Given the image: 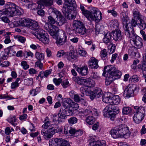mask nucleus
Returning a JSON list of instances; mask_svg holds the SVG:
<instances>
[{"instance_id":"53","label":"nucleus","mask_w":146,"mask_h":146,"mask_svg":"<svg viewBox=\"0 0 146 146\" xmlns=\"http://www.w3.org/2000/svg\"><path fill=\"white\" fill-rule=\"evenodd\" d=\"M60 37V38H61V39H62V40L63 39V40L62 42H59L60 43H61V44H64L66 41V40L67 36L66 34L64 33L63 32L62 34V35H61Z\"/></svg>"},{"instance_id":"48","label":"nucleus","mask_w":146,"mask_h":146,"mask_svg":"<svg viewBox=\"0 0 146 146\" xmlns=\"http://www.w3.org/2000/svg\"><path fill=\"white\" fill-rule=\"evenodd\" d=\"M73 12H74V11ZM74 14H73L71 13H70L65 15V17L66 19L69 20L74 19L76 17V13L74 12Z\"/></svg>"},{"instance_id":"31","label":"nucleus","mask_w":146,"mask_h":146,"mask_svg":"<svg viewBox=\"0 0 146 146\" xmlns=\"http://www.w3.org/2000/svg\"><path fill=\"white\" fill-rule=\"evenodd\" d=\"M90 87L88 86H84L81 87L80 88V90L81 92L83 95H90Z\"/></svg>"},{"instance_id":"54","label":"nucleus","mask_w":146,"mask_h":146,"mask_svg":"<svg viewBox=\"0 0 146 146\" xmlns=\"http://www.w3.org/2000/svg\"><path fill=\"white\" fill-rule=\"evenodd\" d=\"M17 119L15 116L12 117L9 119V121L15 127L16 124L14 123L16 121Z\"/></svg>"},{"instance_id":"4","label":"nucleus","mask_w":146,"mask_h":146,"mask_svg":"<svg viewBox=\"0 0 146 146\" xmlns=\"http://www.w3.org/2000/svg\"><path fill=\"white\" fill-rule=\"evenodd\" d=\"M45 29L48 31L50 35L52 37L56 40V43L58 45L60 46L63 44H61L59 42H62L63 39H61L60 37H58V33L59 29L56 26L54 25H51L48 23L45 24L44 25Z\"/></svg>"},{"instance_id":"25","label":"nucleus","mask_w":146,"mask_h":146,"mask_svg":"<svg viewBox=\"0 0 146 146\" xmlns=\"http://www.w3.org/2000/svg\"><path fill=\"white\" fill-rule=\"evenodd\" d=\"M73 80L79 85H82L87 82V80L79 77L72 78Z\"/></svg>"},{"instance_id":"12","label":"nucleus","mask_w":146,"mask_h":146,"mask_svg":"<svg viewBox=\"0 0 146 146\" xmlns=\"http://www.w3.org/2000/svg\"><path fill=\"white\" fill-rule=\"evenodd\" d=\"M103 92L102 89L98 87H95L93 90L90 92V98L91 100H93L95 98H98L101 97Z\"/></svg>"},{"instance_id":"40","label":"nucleus","mask_w":146,"mask_h":146,"mask_svg":"<svg viewBox=\"0 0 146 146\" xmlns=\"http://www.w3.org/2000/svg\"><path fill=\"white\" fill-rule=\"evenodd\" d=\"M95 121V118L92 116H88L86 118V122L89 125L93 124Z\"/></svg>"},{"instance_id":"38","label":"nucleus","mask_w":146,"mask_h":146,"mask_svg":"<svg viewBox=\"0 0 146 146\" xmlns=\"http://www.w3.org/2000/svg\"><path fill=\"white\" fill-rule=\"evenodd\" d=\"M133 15L135 17H137L138 19H141L142 18L139 10L137 8L134 9L133 11Z\"/></svg>"},{"instance_id":"36","label":"nucleus","mask_w":146,"mask_h":146,"mask_svg":"<svg viewBox=\"0 0 146 146\" xmlns=\"http://www.w3.org/2000/svg\"><path fill=\"white\" fill-rule=\"evenodd\" d=\"M101 58L103 60H106L108 57V52L105 49L101 50L100 54Z\"/></svg>"},{"instance_id":"3","label":"nucleus","mask_w":146,"mask_h":146,"mask_svg":"<svg viewBox=\"0 0 146 146\" xmlns=\"http://www.w3.org/2000/svg\"><path fill=\"white\" fill-rule=\"evenodd\" d=\"M110 133L112 137L115 139L122 137L126 139L129 137L131 133L126 125L121 124L111 129Z\"/></svg>"},{"instance_id":"37","label":"nucleus","mask_w":146,"mask_h":146,"mask_svg":"<svg viewBox=\"0 0 146 146\" xmlns=\"http://www.w3.org/2000/svg\"><path fill=\"white\" fill-rule=\"evenodd\" d=\"M65 4H67L69 7H75L76 6V4L75 0H64Z\"/></svg>"},{"instance_id":"34","label":"nucleus","mask_w":146,"mask_h":146,"mask_svg":"<svg viewBox=\"0 0 146 146\" xmlns=\"http://www.w3.org/2000/svg\"><path fill=\"white\" fill-rule=\"evenodd\" d=\"M139 20L137 24V25L139 28L141 30H144L146 28V23L144 21L141 19H139Z\"/></svg>"},{"instance_id":"14","label":"nucleus","mask_w":146,"mask_h":146,"mask_svg":"<svg viewBox=\"0 0 146 146\" xmlns=\"http://www.w3.org/2000/svg\"><path fill=\"white\" fill-rule=\"evenodd\" d=\"M58 132H55L54 131L49 132V131H48V129L42 128L41 133L44 138L47 139L51 138L52 137L53 134L55 133H58Z\"/></svg>"},{"instance_id":"59","label":"nucleus","mask_w":146,"mask_h":146,"mask_svg":"<svg viewBox=\"0 0 146 146\" xmlns=\"http://www.w3.org/2000/svg\"><path fill=\"white\" fill-rule=\"evenodd\" d=\"M48 21L49 23L52 24L56 23V21L55 19L51 16H49L48 17Z\"/></svg>"},{"instance_id":"42","label":"nucleus","mask_w":146,"mask_h":146,"mask_svg":"<svg viewBox=\"0 0 146 146\" xmlns=\"http://www.w3.org/2000/svg\"><path fill=\"white\" fill-rule=\"evenodd\" d=\"M131 109L129 107H125L123 108L122 113L124 115H128L131 111Z\"/></svg>"},{"instance_id":"60","label":"nucleus","mask_w":146,"mask_h":146,"mask_svg":"<svg viewBox=\"0 0 146 146\" xmlns=\"http://www.w3.org/2000/svg\"><path fill=\"white\" fill-rule=\"evenodd\" d=\"M89 87L94 86L95 84V82L93 80L90 79V80H88L86 82Z\"/></svg>"},{"instance_id":"63","label":"nucleus","mask_w":146,"mask_h":146,"mask_svg":"<svg viewBox=\"0 0 146 146\" xmlns=\"http://www.w3.org/2000/svg\"><path fill=\"white\" fill-rule=\"evenodd\" d=\"M113 9L112 10H108V12L109 13H111L113 16L116 17L117 15V13L114 10V8H113Z\"/></svg>"},{"instance_id":"57","label":"nucleus","mask_w":146,"mask_h":146,"mask_svg":"<svg viewBox=\"0 0 146 146\" xmlns=\"http://www.w3.org/2000/svg\"><path fill=\"white\" fill-rule=\"evenodd\" d=\"M29 56H30L33 58V54L31 51L25 52L24 55V57L25 58H26Z\"/></svg>"},{"instance_id":"45","label":"nucleus","mask_w":146,"mask_h":146,"mask_svg":"<svg viewBox=\"0 0 146 146\" xmlns=\"http://www.w3.org/2000/svg\"><path fill=\"white\" fill-rule=\"evenodd\" d=\"M77 119L75 117H72L68 120V123L70 125H73L77 123Z\"/></svg>"},{"instance_id":"49","label":"nucleus","mask_w":146,"mask_h":146,"mask_svg":"<svg viewBox=\"0 0 146 146\" xmlns=\"http://www.w3.org/2000/svg\"><path fill=\"white\" fill-rule=\"evenodd\" d=\"M139 78L137 75H134L130 77L129 79V81L133 82H138L139 80Z\"/></svg>"},{"instance_id":"26","label":"nucleus","mask_w":146,"mask_h":146,"mask_svg":"<svg viewBox=\"0 0 146 146\" xmlns=\"http://www.w3.org/2000/svg\"><path fill=\"white\" fill-rule=\"evenodd\" d=\"M57 146H70L69 142L62 138H57Z\"/></svg>"},{"instance_id":"52","label":"nucleus","mask_w":146,"mask_h":146,"mask_svg":"<svg viewBox=\"0 0 146 146\" xmlns=\"http://www.w3.org/2000/svg\"><path fill=\"white\" fill-rule=\"evenodd\" d=\"M51 10L52 12L54 13L56 16V17L58 18L60 17V16L62 15L61 13L60 12L58 11L55 8H51Z\"/></svg>"},{"instance_id":"1","label":"nucleus","mask_w":146,"mask_h":146,"mask_svg":"<svg viewBox=\"0 0 146 146\" xmlns=\"http://www.w3.org/2000/svg\"><path fill=\"white\" fill-rule=\"evenodd\" d=\"M102 75L105 76L107 73L105 83L106 85H109L115 80L119 78L121 75V72L114 67L111 66H106L104 67Z\"/></svg>"},{"instance_id":"64","label":"nucleus","mask_w":146,"mask_h":146,"mask_svg":"<svg viewBox=\"0 0 146 146\" xmlns=\"http://www.w3.org/2000/svg\"><path fill=\"white\" fill-rule=\"evenodd\" d=\"M70 107L72 108H74L75 110L79 108V105L78 104L74 102L73 100L72 101Z\"/></svg>"},{"instance_id":"43","label":"nucleus","mask_w":146,"mask_h":146,"mask_svg":"<svg viewBox=\"0 0 146 146\" xmlns=\"http://www.w3.org/2000/svg\"><path fill=\"white\" fill-rule=\"evenodd\" d=\"M40 91V87H37L35 89L32 90L30 91V94H33V96H34L36 95Z\"/></svg>"},{"instance_id":"44","label":"nucleus","mask_w":146,"mask_h":146,"mask_svg":"<svg viewBox=\"0 0 146 146\" xmlns=\"http://www.w3.org/2000/svg\"><path fill=\"white\" fill-rule=\"evenodd\" d=\"M33 82V79L32 78L26 79L24 80L25 84L28 86L32 85Z\"/></svg>"},{"instance_id":"46","label":"nucleus","mask_w":146,"mask_h":146,"mask_svg":"<svg viewBox=\"0 0 146 146\" xmlns=\"http://www.w3.org/2000/svg\"><path fill=\"white\" fill-rule=\"evenodd\" d=\"M35 56L36 58L38 60H42L44 59V55L43 54L40 53L39 52H37L36 53Z\"/></svg>"},{"instance_id":"50","label":"nucleus","mask_w":146,"mask_h":146,"mask_svg":"<svg viewBox=\"0 0 146 146\" xmlns=\"http://www.w3.org/2000/svg\"><path fill=\"white\" fill-rule=\"evenodd\" d=\"M137 67L139 69H141L143 71H146V63L143 62L142 64H138Z\"/></svg>"},{"instance_id":"61","label":"nucleus","mask_w":146,"mask_h":146,"mask_svg":"<svg viewBox=\"0 0 146 146\" xmlns=\"http://www.w3.org/2000/svg\"><path fill=\"white\" fill-rule=\"evenodd\" d=\"M74 100L76 102H79L81 100L84 101V100H83L82 98H81L78 94H76L73 98Z\"/></svg>"},{"instance_id":"47","label":"nucleus","mask_w":146,"mask_h":146,"mask_svg":"<svg viewBox=\"0 0 146 146\" xmlns=\"http://www.w3.org/2000/svg\"><path fill=\"white\" fill-rule=\"evenodd\" d=\"M46 6H50L52 5L53 0H40Z\"/></svg>"},{"instance_id":"33","label":"nucleus","mask_w":146,"mask_h":146,"mask_svg":"<svg viewBox=\"0 0 146 146\" xmlns=\"http://www.w3.org/2000/svg\"><path fill=\"white\" fill-rule=\"evenodd\" d=\"M70 7H69L68 5L67 4H65L64 5L62 10V13L64 16L67 15L69 13L72 12V10L69 8Z\"/></svg>"},{"instance_id":"62","label":"nucleus","mask_w":146,"mask_h":146,"mask_svg":"<svg viewBox=\"0 0 146 146\" xmlns=\"http://www.w3.org/2000/svg\"><path fill=\"white\" fill-rule=\"evenodd\" d=\"M56 141L57 142V138L52 139L50 140L49 141V145L50 146H55L56 145L54 144V143Z\"/></svg>"},{"instance_id":"28","label":"nucleus","mask_w":146,"mask_h":146,"mask_svg":"<svg viewBox=\"0 0 146 146\" xmlns=\"http://www.w3.org/2000/svg\"><path fill=\"white\" fill-rule=\"evenodd\" d=\"M111 38L112 33L108 32L104 35L103 40L104 43L108 44L111 41Z\"/></svg>"},{"instance_id":"18","label":"nucleus","mask_w":146,"mask_h":146,"mask_svg":"<svg viewBox=\"0 0 146 146\" xmlns=\"http://www.w3.org/2000/svg\"><path fill=\"white\" fill-rule=\"evenodd\" d=\"M76 70L82 76H86L88 73V68L86 66L80 68L77 67Z\"/></svg>"},{"instance_id":"30","label":"nucleus","mask_w":146,"mask_h":146,"mask_svg":"<svg viewBox=\"0 0 146 146\" xmlns=\"http://www.w3.org/2000/svg\"><path fill=\"white\" fill-rule=\"evenodd\" d=\"M72 101V100L69 98H67L64 99L62 102V105L63 106L62 107L67 108V107H69L68 106L70 107Z\"/></svg>"},{"instance_id":"11","label":"nucleus","mask_w":146,"mask_h":146,"mask_svg":"<svg viewBox=\"0 0 146 146\" xmlns=\"http://www.w3.org/2000/svg\"><path fill=\"white\" fill-rule=\"evenodd\" d=\"M137 87L135 85L130 84L127 86L124 92V96L126 98H129L134 96L135 92Z\"/></svg>"},{"instance_id":"39","label":"nucleus","mask_w":146,"mask_h":146,"mask_svg":"<svg viewBox=\"0 0 146 146\" xmlns=\"http://www.w3.org/2000/svg\"><path fill=\"white\" fill-rule=\"evenodd\" d=\"M65 22V19L62 15L58 17L57 21H56L57 25L60 26L62 25Z\"/></svg>"},{"instance_id":"27","label":"nucleus","mask_w":146,"mask_h":146,"mask_svg":"<svg viewBox=\"0 0 146 146\" xmlns=\"http://www.w3.org/2000/svg\"><path fill=\"white\" fill-rule=\"evenodd\" d=\"M121 99L118 95H114L111 98V105H118L120 102Z\"/></svg>"},{"instance_id":"9","label":"nucleus","mask_w":146,"mask_h":146,"mask_svg":"<svg viewBox=\"0 0 146 146\" xmlns=\"http://www.w3.org/2000/svg\"><path fill=\"white\" fill-rule=\"evenodd\" d=\"M42 125V127L43 129H48L49 132L54 131L55 132H60L61 129L59 127L58 125L56 124H51V122L50 121H46Z\"/></svg>"},{"instance_id":"6","label":"nucleus","mask_w":146,"mask_h":146,"mask_svg":"<svg viewBox=\"0 0 146 146\" xmlns=\"http://www.w3.org/2000/svg\"><path fill=\"white\" fill-rule=\"evenodd\" d=\"M74 110L70 107L66 108L61 107L58 113V123L63 121L62 119H65L67 116L72 115L74 113Z\"/></svg>"},{"instance_id":"21","label":"nucleus","mask_w":146,"mask_h":146,"mask_svg":"<svg viewBox=\"0 0 146 146\" xmlns=\"http://www.w3.org/2000/svg\"><path fill=\"white\" fill-rule=\"evenodd\" d=\"M137 21L134 19H132L131 23L130 22H129V23H128V22H127V30H125V29H124L125 34L126 31H128V30H129L130 28H132L133 31L134 32L133 27H136V25H137Z\"/></svg>"},{"instance_id":"55","label":"nucleus","mask_w":146,"mask_h":146,"mask_svg":"<svg viewBox=\"0 0 146 146\" xmlns=\"http://www.w3.org/2000/svg\"><path fill=\"white\" fill-rule=\"evenodd\" d=\"M91 146H106L105 141H97L95 145H92Z\"/></svg>"},{"instance_id":"24","label":"nucleus","mask_w":146,"mask_h":146,"mask_svg":"<svg viewBox=\"0 0 146 146\" xmlns=\"http://www.w3.org/2000/svg\"><path fill=\"white\" fill-rule=\"evenodd\" d=\"M31 29H33L35 30V32H34V35H35V34H37V31L39 30H42L39 28V26L38 23L36 21H34L33 23H32L31 22V24L29 27Z\"/></svg>"},{"instance_id":"10","label":"nucleus","mask_w":146,"mask_h":146,"mask_svg":"<svg viewBox=\"0 0 146 146\" xmlns=\"http://www.w3.org/2000/svg\"><path fill=\"white\" fill-rule=\"evenodd\" d=\"M73 25L77 33L82 35L86 33V29L82 22L74 20L73 23Z\"/></svg>"},{"instance_id":"13","label":"nucleus","mask_w":146,"mask_h":146,"mask_svg":"<svg viewBox=\"0 0 146 146\" xmlns=\"http://www.w3.org/2000/svg\"><path fill=\"white\" fill-rule=\"evenodd\" d=\"M80 9L83 15L86 17L88 20L90 21H95L93 12H92L85 9L84 7L82 5H80Z\"/></svg>"},{"instance_id":"17","label":"nucleus","mask_w":146,"mask_h":146,"mask_svg":"<svg viewBox=\"0 0 146 146\" xmlns=\"http://www.w3.org/2000/svg\"><path fill=\"white\" fill-rule=\"evenodd\" d=\"M120 16L123 21V29L127 30V16L126 15V13L124 11H122L120 14Z\"/></svg>"},{"instance_id":"7","label":"nucleus","mask_w":146,"mask_h":146,"mask_svg":"<svg viewBox=\"0 0 146 146\" xmlns=\"http://www.w3.org/2000/svg\"><path fill=\"white\" fill-rule=\"evenodd\" d=\"M133 120L137 123H140L143 119L145 116V108L143 107L135 106Z\"/></svg>"},{"instance_id":"2","label":"nucleus","mask_w":146,"mask_h":146,"mask_svg":"<svg viewBox=\"0 0 146 146\" xmlns=\"http://www.w3.org/2000/svg\"><path fill=\"white\" fill-rule=\"evenodd\" d=\"M5 9L3 11L0 10V17L4 16V15H8L11 17L15 15H20L22 14L23 10L20 8L15 3L9 2L6 4L4 6Z\"/></svg>"},{"instance_id":"8","label":"nucleus","mask_w":146,"mask_h":146,"mask_svg":"<svg viewBox=\"0 0 146 146\" xmlns=\"http://www.w3.org/2000/svg\"><path fill=\"white\" fill-rule=\"evenodd\" d=\"M35 36L44 44H48L49 42V37L48 34L43 30H38Z\"/></svg>"},{"instance_id":"23","label":"nucleus","mask_w":146,"mask_h":146,"mask_svg":"<svg viewBox=\"0 0 146 146\" xmlns=\"http://www.w3.org/2000/svg\"><path fill=\"white\" fill-rule=\"evenodd\" d=\"M110 27L113 31L119 30V24L117 20H111L110 22Z\"/></svg>"},{"instance_id":"56","label":"nucleus","mask_w":146,"mask_h":146,"mask_svg":"<svg viewBox=\"0 0 146 146\" xmlns=\"http://www.w3.org/2000/svg\"><path fill=\"white\" fill-rule=\"evenodd\" d=\"M21 65L23 68L25 70H27L29 68V65L27 64V62L25 61H22L21 62Z\"/></svg>"},{"instance_id":"19","label":"nucleus","mask_w":146,"mask_h":146,"mask_svg":"<svg viewBox=\"0 0 146 146\" xmlns=\"http://www.w3.org/2000/svg\"><path fill=\"white\" fill-rule=\"evenodd\" d=\"M113 112L118 113V108L114 106L111 105L106 106L103 110V112Z\"/></svg>"},{"instance_id":"5","label":"nucleus","mask_w":146,"mask_h":146,"mask_svg":"<svg viewBox=\"0 0 146 146\" xmlns=\"http://www.w3.org/2000/svg\"><path fill=\"white\" fill-rule=\"evenodd\" d=\"M125 35L128 38H132L134 44L138 48H140L142 47V39L136 34L133 31L132 28H130L128 31H126Z\"/></svg>"},{"instance_id":"29","label":"nucleus","mask_w":146,"mask_h":146,"mask_svg":"<svg viewBox=\"0 0 146 146\" xmlns=\"http://www.w3.org/2000/svg\"><path fill=\"white\" fill-rule=\"evenodd\" d=\"M13 46H10L4 49V51L8 54L9 56L14 55L16 53V51L13 48Z\"/></svg>"},{"instance_id":"16","label":"nucleus","mask_w":146,"mask_h":146,"mask_svg":"<svg viewBox=\"0 0 146 146\" xmlns=\"http://www.w3.org/2000/svg\"><path fill=\"white\" fill-rule=\"evenodd\" d=\"M93 15L95 17V22L96 23L99 22L102 18V14L101 12L98 9L94 8L93 9Z\"/></svg>"},{"instance_id":"41","label":"nucleus","mask_w":146,"mask_h":146,"mask_svg":"<svg viewBox=\"0 0 146 146\" xmlns=\"http://www.w3.org/2000/svg\"><path fill=\"white\" fill-rule=\"evenodd\" d=\"M90 144L91 145H95V143L97 141H105L104 140H98L96 136H92L90 139Z\"/></svg>"},{"instance_id":"15","label":"nucleus","mask_w":146,"mask_h":146,"mask_svg":"<svg viewBox=\"0 0 146 146\" xmlns=\"http://www.w3.org/2000/svg\"><path fill=\"white\" fill-rule=\"evenodd\" d=\"M98 60L94 57H91L88 61V66L92 69H97L98 67Z\"/></svg>"},{"instance_id":"20","label":"nucleus","mask_w":146,"mask_h":146,"mask_svg":"<svg viewBox=\"0 0 146 146\" xmlns=\"http://www.w3.org/2000/svg\"><path fill=\"white\" fill-rule=\"evenodd\" d=\"M19 24L22 26L29 27L31 24L30 20L28 18H23L19 21Z\"/></svg>"},{"instance_id":"58","label":"nucleus","mask_w":146,"mask_h":146,"mask_svg":"<svg viewBox=\"0 0 146 146\" xmlns=\"http://www.w3.org/2000/svg\"><path fill=\"white\" fill-rule=\"evenodd\" d=\"M62 81V79L61 78L57 79L54 78L53 79V81L56 85H59Z\"/></svg>"},{"instance_id":"35","label":"nucleus","mask_w":146,"mask_h":146,"mask_svg":"<svg viewBox=\"0 0 146 146\" xmlns=\"http://www.w3.org/2000/svg\"><path fill=\"white\" fill-rule=\"evenodd\" d=\"M67 58L68 59L70 60L71 59H76V53L74 50H71L68 54H67Z\"/></svg>"},{"instance_id":"51","label":"nucleus","mask_w":146,"mask_h":146,"mask_svg":"<svg viewBox=\"0 0 146 146\" xmlns=\"http://www.w3.org/2000/svg\"><path fill=\"white\" fill-rule=\"evenodd\" d=\"M74 29L72 28L70 24L68 25L66 27V31L68 33L70 34L72 33Z\"/></svg>"},{"instance_id":"22","label":"nucleus","mask_w":146,"mask_h":146,"mask_svg":"<svg viewBox=\"0 0 146 146\" xmlns=\"http://www.w3.org/2000/svg\"><path fill=\"white\" fill-rule=\"evenodd\" d=\"M121 31L119 30L114 31L112 33V35H113V38L115 41H119L122 38L121 35Z\"/></svg>"},{"instance_id":"32","label":"nucleus","mask_w":146,"mask_h":146,"mask_svg":"<svg viewBox=\"0 0 146 146\" xmlns=\"http://www.w3.org/2000/svg\"><path fill=\"white\" fill-rule=\"evenodd\" d=\"M111 97L108 96L107 94H105L102 97V101L105 103H108L111 105Z\"/></svg>"}]
</instances>
